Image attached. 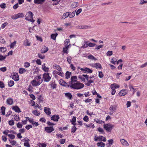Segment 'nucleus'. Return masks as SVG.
<instances>
[{"instance_id": "obj_35", "label": "nucleus", "mask_w": 147, "mask_h": 147, "mask_svg": "<svg viewBox=\"0 0 147 147\" xmlns=\"http://www.w3.org/2000/svg\"><path fill=\"white\" fill-rule=\"evenodd\" d=\"M147 3V1H145L144 0H140L139 2V5H142L144 4Z\"/></svg>"}, {"instance_id": "obj_38", "label": "nucleus", "mask_w": 147, "mask_h": 147, "mask_svg": "<svg viewBox=\"0 0 147 147\" xmlns=\"http://www.w3.org/2000/svg\"><path fill=\"white\" fill-rule=\"evenodd\" d=\"M32 113L34 114V115L36 116H38L40 115V113H38L37 110H34L32 111Z\"/></svg>"}, {"instance_id": "obj_43", "label": "nucleus", "mask_w": 147, "mask_h": 147, "mask_svg": "<svg viewBox=\"0 0 147 147\" xmlns=\"http://www.w3.org/2000/svg\"><path fill=\"white\" fill-rule=\"evenodd\" d=\"M7 51V49L5 47H1L0 48V51L3 53Z\"/></svg>"}, {"instance_id": "obj_18", "label": "nucleus", "mask_w": 147, "mask_h": 147, "mask_svg": "<svg viewBox=\"0 0 147 147\" xmlns=\"http://www.w3.org/2000/svg\"><path fill=\"white\" fill-rule=\"evenodd\" d=\"M120 142L121 144L123 145H125L126 146H129V144L127 142L125 141V140L121 139H120Z\"/></svg>"}, {"instance_id": "obj_47", "label": "nucleus", "mask_w": 147, "mask_h": 147, "mask_svg": "<svg viewBox=\"0 0 147 147\" xmlns=\"http://www.w3.org/2000/svg\"><path fill=\"white\" fill-rule=\"evenodd\" d=\"M38 56L39 58L42 59H44L45 58V55H43L40 53H38Z\"/></svg>"}, {"instance_id": "obj_53", "label": "nucleus", "mask_w": 147, "mask_h": 147, "mask_svg": "<svg viewBox=\"0 0 147 147\" xmlns=\"http://www.w3.org/2000/svg\"><path fill=\"white\" fill-rule=\"evenodd\" d=\"M6 55L3 56L1 55H0V60L1 61L4 60L6 58Z\"/></svg>"}, {"instance_id": "obj_26", "label": "nucleus", "mask_w": 147, "mask_h": 147, "mask_svg": "<svg viewBox=\"0 0 147 147\" xmlns=\"http://www.w3.org/2000/svg\"><path fill=\"white\" fill-rule=\"evenodd\" d=\"M88 41H85L84 42V44L82 46L81 48H85L86 47H87L88 46Z\"/></svg>"}, {"instance_id": "obj_37", "label": "nucleus", "mask_w": 147, "mask_h": 147, "mask_svg": "<svg viewBox=\"0 0 147 147\" xmlns=\"http://www.w3.org/2000/svg\"><path fill=\"white\" fill-rule=\"evenodd\" d=\"M71 73L68 71H67L66 73V78L68 79L70 78Z\"/></svg>"}, {"instance_id": "obj_28", "label": "nucleus", "mask_w": 147, "mask_h": 147, "mask_svg": "<svg viewBox=\"0 0 147 147\" xmlns=\"http://www.w3.org/2000/svg\"><path fill=\"white\" fill-rule=\"evenodd\" d=\"M92 71L89 68L85 67V72L84 73H92Z\"/></svg>"}, {"instance_id": "obj_52", "label": "nucleus", "mask_w": 147, "mask_h": 147, "mask_svg": "<svg viewBox=\"0 0 147 147\" xmlns=\"http://www.w3.org/2000/svg\"><path fill=\"white\" fill-rule=\"evenodd\" d=\"M76 117H75L74 116L73 117V118L72 119V121H71V122L72 124L74 125H75V123L76 121Z\"/></svg>"}, {"instance_id": "obj_56", "label": "nucleus", "mask_w": 147, "mask_h": 147, "mask_svg": "<svg viewBox=\"0 0 147 147\" xmlns=\"http://www.w3.org/2000/svg\"><path fill=\"white\" fill-rule=\"evenodd\" d=\"M103 46V45H97L96 46V47L95 49V50L96 49H99L100 48H102V47Z\"/></svg>"}, {"instance_id": "obj_3", "label": "nucleus", "mask_w": 147, "mask_h": 147, "mask_svg": "<svg viewBox=\"0 0 147 147\" xmlns=\"http://www.w3.org/2000/svg\"><path fill=\"white\" fill-rule=\"evenodd\" d=\"M114 127V125L110 123H108L104 125V127L105 129L107 131L110 132Z\"/></svg>"}, {"instance_id": "obj_15", "label": "nucleus", "mask_w": 147, "mask_h": 147, "mask_svg": "<svg viewBox=\"0 0 147 147\" xmlns=\"http://www.w3.org/2000/svg\"><path fill=\"white\" fill-rule=\"evenodd\" d=\"M44 111L47 115H49L51 113V112L50 111V109L49 108H47L46 107H45L44 109Z\"/></svg>"}, {"instance_id": "obj_8", "label": "nucleus", "mask_w": 147, "mask_h": 147, "mask_svg": "<svg viewBox=\"0 0 147 147\" xmlns=\"http://www.w3.org/2000/svg\"><path fill=\"white\" fill-rule=\"evenodd\" d=\"M78 78L82 80V81L84 82H85V79H86L87 80H88L89 79L88 76L87 75L83 74L82 75H80L78 76Z\"/></svg>"}, {"instance_id": "obj_27", "label": "nucleus", "mask_w": 147, "mask_h": 147, "mask_svg": "<svg viewBox=\"0 0 147 147\" xmlns=\"http://www.w3.org/2000/svg\"><path fill=\"white\" fill-rule=\"evenodd\" d=\"M94 66L95 67L96 69L100 68L101 69L102 68V66L99 63H96L94 64Z\"/></svg>"}, {"instance_id": "obj_6", "label": "nucleus", "mask_w": 147, "mask_h": 147, "mask_svg": "<svg viewBox=\"0 0 147 147\" xmlns=\"http://www.w3.org/2000/svg\"><path fill=\"white\" fill-rule=\"evenodd\" d=\"M43 78L44 80V81L46 82H49L51 78L49 76V74L48 73H45L43 75Z\"/></svg>"}, {"instance_id": "obj_46", "label": "nucleus", "mask_w": 147, "mask_h": 147, "mask_svg": "<svg viewBox=\"0 0 147 147\" xmlns=\"http://www.w3.org/2000/svg\"><path fill=\"white\" fill-rule=\"evenodd\" d=\"M111 86L114 87L115 88V89L118 88L119 87V85H118L117 84H112L111 85Z\"/></svg>"}, {"instance_id": "obj_10", "label": "nucleus", "mask_w": 147, "mask_h": 147, "mask_svg": "<svg viewBox=\"0 0 147 147\" xmlns=\"http://www.w3.org/2000/svg\"><path fill=\"white\" fill-rule=\"evenodd\" d=\"M77 77L76 76H72L71 78V81L69 82V85H71L72 84L77 82Z\"/></svg>"}, {"instance_id": "obj_64", "label": "nucleus", "mask_w": 147, "mask_h": 147, "mask_svg": "<svg viewBox=\"0 0 147 147\" xmlns=\"http://www.w3.org/2000/svg\"><path fill=\"white\" fill-rule=\"evenodd\" d=\"M75 12L74 11L72 12L71 14H70L69 15V17L70 18H72L73 17L75 16Z\"/></svg>"}, {"instance_id": "obj_30", "label": "nucleus", "mask_w": 147, "mask_h": 147, "mask_svg": "<svg viewBox=\"0 0 147 147\" xmlns=\"http://www.w3.org/2000/svg\"><path fill=\"white\" fill-rule=\"evenodd\" d=\"M96 145L98 146L104 147L105 144L102 142H98L97 143Z\"/></svg>"}, {"instance_id": "obj_24", "label": "nucleus", "mask_w": 147, "mask_h": 147, "mask_svg": "<svg viewBox=\"0 0 147 147\" xmlns=\"http://www.w3.org/2000/svg\"><path fill=\"white\" fill-rule=\"evenodd\" d=\"M65 96L69 99H71L72 97V96L69 92L65 93Z\"/></svg>"}, {"instance_id": "obj_21", "label": "nucleus", "mask_w": 147, "mask_h": 147, "mask_svg": "<svg viewBox=\"0 0 147 147\" xmlns=\"http://www.w3.org/2000/svg\"><path fill=\"white\" fill-rule=\"evenodd\" d=\"M45 0H34V3L37 4H41L45 2Z\"/></svg>"}, {"instance_id": "obj_45", "label": "nucleus", "mask_w": 147, "mask_h": 147, "mask_svg": "<svg viewBox=\"0 0 147 147\" xmlns=\"http://www.w3.org/2000/svg\"><path fill=\"white\" fill-rule=\"evenodd\" d=\"M96 44L91 42H88V46L90 47H93L95 46Z\"/></svg>"}, {"instance_id": "obj_36", "label": "nucleus", "mask_w": 147, "mask_h": 147, "mask_svg": "<svg viewBox=\"0 0 147 147\" xmlns=\"http://www.w3.org/2000/svg\"><path fill=\"white\" fill-rule=\"evenodd\" d=\"M5 107L4 106H3L1 108V113H2V114L3 115H5Z\"/></svg>"}, {"instance_id": "obj_44", "label": "nucleus", "mask_w": 147, "mask_h": 147, "mask_svg": "<svg viewBox=\"0 0 147 147\" xmlns=\"http://www.w3.org/2000/svg\"><path fill=\"white\" fill-rule=\"evenodd\" d=\"M88 57V59H90L94 60H96V59L95 58V57L92 55H89Z\"/></svg>"}, {"instance_id": "obj_29", "label": "nucleus", "mask_w": 147, "mask_h": 147, "mask_svg": "<svg viewBox=\"0 0 147 147\" xmlns=\"http://www.w3.org/2000/svg\"><path fill=\"white\" fill-rule=\"evenodd\" d=\"M94 121L98 123L99 124H101L102 123H104V121L101 120H100V119H95Z\"/></svg>"}, {"instance_id": "obj_22", "label": "nucleus", "mask_w": 147, "mask_h": 147, "mask_svg": "<svg viewBox=\"0 0 147 147\" xmlns=\"http://www.w3.org/2000/svg\"><path fill=\"white\" fill-rule=\"evenodd\" d=\"M70 13V12H68L65 13L63 15L62 18L63 19H65V18L68 17L69 16Z\"/></svg>"}, {"instance_id": "obj_34", "label": "nucleus", "mask_w": 147, "mask_h": 147, "mask_svg": "<svg viewBox=\"0 0 147 147\" xmlns=\"http://www.w3.org/2000/svg\"><path fill=\"white\" fill-rule=\"evenodd\" d=\"M19 73L20 74H23L24 72H26V70L24 68H20L19 69Z\"/></svg>"}, {"instance_id": "obj_25", "label": "nucleus", "mask_w": 147, "mask_h": 147, "mask_svg": "<svg viewBox=\"0 0 147 147\" xmlns=\"http://www.w3.org/2000/svg\"><path fill=\"white\" fill-rule=\"evenodd\" d=\"M60 84L63 86H65L67 84L63 80H60L59 81Z\"/></svg>"}, {"instance_id": "obj_14", "label": "nucleus", "mask_w": 147, "mask_h": 147, "mask_svg": "<svg viewBox=\"0 0 147 147\" xmlns=\"http://www.w3.org/2000/svg\"><path fill=\"white\" fill-rule=\"evenodd\" d=\"M23 45L25 46H30L31 45V42H30L28 40L26 39L23 41Z\"/></svg>"}, {"instance_id": "obj_11", "label": "nucleus", "mask_w": 147, "mask_h": 147, "mask_svg": "<svg viewBox=\"0 0 147 147\" xmlns=\"http://www.w3.org/2000/svg\"><path fill=\"white\" fill-rule=\"evenodd\" d=\"M59 119V117L58 115H54L51 117V120L55 121H58Z\"/></svg>"}, {"instance_id": "obj_32", "label": "nucleus", "mask_w": 147, "mask_h": 147, "mask_svg": "<svg viewBox=\"0 0 147 147\" xmlns=\"http://www.w3.org/2000/svg\"><path fill=\"white\" fill-rule=\"evenodd\" d=\"M58 34L57 33L52 34L51 35V38L53 40H55L56 39V38Z\"/></svg>"}, {"instance_id": "obj_61", "label": "nucleus", "mask_w": 147, "mask_h": 147, "mask_svg": "<svg viewBox=\"0 0 147 147\" xmlns=\"http://www.w3.org/2000/svg\"><path fill=\"white\" fill-rule=\"evenodd\" d=\"M14 119L16 121H18L20 119V118L19 116L14 115Z\"/></svg>"}, {"instance_id": "obj_42", "label": "nucleus", "mask_w": 147, "mask_h": 147, "mask_svg": "<svg viewBox=\"0 0 147 147\" xmlns=\"http://www.w3.org/2000/svg\"><path fill=\"white\" fill-rule=\"evenodd\" d=\"M129 87L130 90H133V93L134 94L135 93V90L133 87L131 85H129Z\"/></svg>"}, {"instance_id": "obj_60", "label": "nucleus", "mask_w": 147, "mask_h": 147, "mask_svg": "<svg viewBox=\"0 0 147 147\" xmlns=\"http://www.w3.org/2000/svg\"><path fill=\"white\" fill-rule=\"evenodd\" d=\"M8 136L11 139H14L15 138V136L13 134H8Z\"/></svg>"}, {"instance_id": "obj_62", "label": "nucleus", "mask_w": 147, "mask_h": 147, "mask_svg": "<svg viewBox=\"0 0 147 147\" xmlns=\"http://www.w3.org/2000/svg\"><path fill=\"white\" fill-rule=\"evenodd\" d=\"M98 130L99 131L101 132L102 134H104L105 132L104 131L103 129H102L99 127L98 128Z\"/></svg>"}, {"instance_id": "obj_17", "label": "nucleus", "mask_w": 147, "mask_h": 147, "mask_svg": "<svg viewBox=\"0 0 147 147\" xmlns=\"http://www.w3.org/2000/svg\"><path fill=\"white\" fill-rule=\"evenodd\" d=\"M48 50V48L46 46H44L41 49L40 51L42 53H44L47 52Z\"/></svg>"}, {"instance_id": "obj_1", "label": "nucleus", "mask_w": 147, "mask_h": 147, "mask_svg": "<svg viewBox=\"0 0 147 147\" xmlns=\"http://www.w3.org/2000/svg\"><path fill=\"white\" fill-rule=\"evenodd\" d=\"M84 86V84L79 82H75L70 85V87L75 89H79L82 88Z\"/></svg>"}, {"instance_id": "obj_23", "label": "nucleus", "mask_w": 147, "mask_h": 147, "mask_svg": "<svg viewBox=\"0 0 147 147\" xmlns=\"http://www.w3.org/2000/svg\"><path fill=\"white\" fill-rule=\"evenodd\" d=\"M12 109L16 112L20 113L21 112L20 109L17 106L13 107Z\"/></svg>"}, {"instance_id": "obj_54", "label": "nucleus", "mask_w": 147, "mask_h": 147, "mask_svg": "<svg viewBox=\"0 0 147 147\" xmlns=\"http://www.w3.org/2000/svg\"><path fill=\"white\" fill-rule=\"evenodd\" d=\"M11 18L13 20H15L18 18V17L17 14H15L14 15H13L12 16Z\"/></svg>"}, {"instance_id": "obj_20", "label": "nucleus", "mask_w": 147, "mask_h": 147, "mask_svg": "<svg viewBox=\"0 0 147 147\" xmlns=\"http://www.w3.org/2000/svg\"><path fill=\"white\" fill-rule=\"evenodd\" d=\"M98 139L99 141L105 142L106 140V138L102 136H99Z\"/></svg>"}, {"instance_id": "obj_33", "label": "nucleus", "mask_w": 147, "mask_h": 147, "mask_svg": "<svg viewBox=\"0 0 147 147\" xmlns=\"http://www.w3.org/2000/svg\"><path fill=\"white\" fill-rule=\"evenodd\" d=\"M54 68L58 70L59 71H61L62 69L58 65H56L54 66Z\"/></svg>"}, {"instance_id": "obj_19", "label": "nucleus", "mask_w": 147, "mask_h": 147, "mask_svg": "<svg viewBox=\"0 0 147 147\" xmlns=\"http://www.w3.org/2000/svg\"><path fill=\"white\" fill-rule=\"evenodd\" d=\"M7 104L11 105L13 103V99L11 98H9L7 100Z\"/></svg>"}, {"instance_id": "obj_63", "label": "nucleus", "mask_w": 147, "mask_h": 147, "mask_svg": "<svg viewBox=\"0 0 147 147\" xmlns=\"http://www.w3.org/2000/svg\"><path fill=\"white\" fill-rule=\"evenodd\" d=\"M17 14L18 18L23 17L24 16V14L22 13H19Z\"/></svg>"}, {"instance_id": "obj_40", "label": "nucleus", "mask_w": 147, "mask_h": 147, "mask_svg": "<svg viewBox=\"0 0 147 147\" xmlns=\"http://www.w3.org/2000/svg\"><path fill=\"white\" fill-rule=\"evenodd\" d=\"M88 82L86 84L87 85V86H90V84L91 83H92L94 82V80H87Z\"/></svg>"}, {"instance_id": "obj_49", "label": "nucleus", "mask_w": 147, "mask_h": 147, "mask_svg": "<svg viewBox=\"0 0 147 147\" xmlns=\"http://www.w3.org/2000/svg\"><path fill=\"white\" fill-rule=\"evenodd\" d=\"M16 43V41H15L13 43H11L10 45V48H13L15 46Z\"/></svg>"}, {"instance_id": "obj_7", "label": "nucleus", "mask_w": 147, "mask_h": 147, "mask_svg": "<svg viewBox=\"0 0 147 147\" xmlns=\"http://www.w3.org/2000/svg\"><path fill=\"white\" fill-rule=\"evenodd\" d=\"M45 131L49 133H51L55 130L53 126L46 127L45 128Z\"/></svg>"}, {"instance_id": "obj_13", "label": "nucleus", "mask_w": 147, "mask_h": 147, "mask_svg": "<svg viewBox=\"0 0 147 147\" xmlns=\"http://www.w3.org/2000/svg\"><path fill=\"white\" fill-rule=\"evenodd\" d=\"M36 81H37L38 83L40 82V84L42 82V79H41V78L40 76H36L34 79Z\"/></svg>"}, {"instance_id": "obj_57", "label": "nucleus", "mask_w": 147, "mask_h": 147, "mask_svg": "<svg viewBox=\"0 0 147 147\" xmlns=\"http://www.w3.org/2000/svg\"><path fill=\"white\" fill-rule=\"evenodd\" d=\"M108 56H110L112 55L113 52L112 51H108L106 54Z\"/></svg>"}, {"instance_id": "obj_51", "label": "nucleus", "mask_w": 147, "mask_h": 147, "mask_svg": "<svg viewBox=\"0 0 147 147\" xmlns=\"http://www.w3.org/2000/svg\"><path fill=\"white\" fill-rule=\"evenodd\" d=\"M98 76L100 78H102L104 76V75L102 71H99Z\"/></svg>"}, {"instance_id": "obj_39", "label": "nucleus", "mask_w": 147, "mask_h": 147, "mask_svg": "<svg viewBox=\"0 0 147 147\" xmlns=\"http://www.w3.org/2000/svg\"><path fill=\"white\" fill-rule=\"evenodd\" d=\"M14 84V82L13 80L10 81L8 83V85L10 87L13 86Z\"/></svg>"}, {"instance_id": "obj_59", "label": "nucleus", "mask_w": 147, "mask_h": 147, "mask_svg": "<svg viewBox=\"0 0 147 147\" xmlns=\"http://www.w3.org/2000/svg\"><path fill=\"white\" fill-rule=\"evenodd\" d=\"M0 70L3 72H4L7 70V68L6 67H4L0 68Z\"/></svg>"}, {"instance_id": "obj_2", "label": "nucleus", "mask_w": 147, "mask_h": 147, "mask_svg": "<svg viewBox=\"0 0 147 147\" xmlns=\"http://www.w3.org/2000/svg\"><path fill=\"white\" fill-rule=\"evenodd\" d=\"M26 15L27 16L25 18L26 20L31 22L33 23L35 21V20L33 19V13L31 11H28Z\"/></svg>"}, {"instance_id": "obj_5", "label": "nucleus", "mask_w": 147, "mask_h": 147, "mask_svg": "<svg viewBox=\"0 0 147 147\" xmlns=\"http://www.w3.org/2000/svg\"><path fill=\"white\" fill-rule=\"evenodd\" d=\"M10 77L16 81H18L19 80V76L17 73H13L11 75Z\"/></svg>"}, {"instance_id": "obj_58", "label": "nucleus", "mask_w": 147, "mask_h": 147, "mask_svg": "<svg viewBox=\"0 0 147 147\" xmlns=\"http://www.w3.org/2000/svg\"><path fill=\"white\" fill-rule=\"evenodd\" d=\"M77 129L74 126H73L71 128V132L74 133L75 132Z\"/></svg>"}, {"instance_id": "obj_4", "label": "nucleus", "mask_w": 147, "mask_h": 147, "mask_svg": "<svg viewBox=\"0 0 147 147\" xmlns=\"http://www.w3.org/2000/svg\"><path fill=\"white\" fill-rule=\"evenodd\" d=\"M117 107L116 106L114 105H111L109 109L110 112L109 114L110 115H112L115 112L116 110Z\"/></svg>"}, {"instance_id": "obj_9", "label": "nucleus", "mask_w": 147, "mask_h": 147, "mask_svg": "<svg viewBox=\"0 0 147 147\" xmlns=\"http://www.w3.org/2000/svg\"><path fill=\"white\" fill-rule=\"evenodd\" d=\"M127 93V90H122L119 93L118 95L120 96H123L125 95Z\"/></svg>"}, {"instance_id": "obj_16", "label": "nucleus", "mask_w": 147, "mask_h": 147, "mask_svg": "<svg viewBox=\"0 0 147 147\" xmlns=\"http://www.w3.org/2000/svg\"><path fill=\"white\" fill-rule=\"evenodd\" d=\"M31 83L34 86H38L40 85V82L38 83L34 79L31 81Z\"/></svg>"}, {"instance_id": "obj_41", "label": "nucleus", "mask_w": 147, "mask_h": 147, "mask_svg": "<svg viewBox=\"0 0 147 147\" xmlns=\"http://www.w3.org/2000/svg\"><path fill=\"white\" fill-rule=\"evenodd\" d=\"M111 87L112 90L111 94L112 95H114L115 94L116 92L115 89V88L114 87H113L111 86Z\"/></svg>"}, {"instance_id": "obj_48", "label": "nucleus", "mask_w": 147, "mask_h": 147, "mask_svg": "<svg viewBox=\"0 0 147 147\" xmlns=\"http://www.w3.org/2000/svg\"><path fill=\"white\" fill-rule=\"evenodd\" d=\"M0 7L2 9H4L6 7V4L4 3H2L0 5Z\"/></svg>"}, {"instance_id": "obj_12", "label": "nucleus", "mask_w": 147, "mask_h": 147, "mask_svg": "<svg viewBox=\"0 0 147 147\" xmlns=\"http://www.w3.org/2000/svg\"><path fill=\"white\" fill-rule=\"evenodd\" d=\"M76 28H77L79 29H86L90 28V26L87 25L78 26H77Z\"/></svg>"}, {"instance_id": "obj_50", "label": "nucleus", "mask_w": 147, "mask_h": 147, "mask_svg": "<svg viewBox=\"0 0 147 147\" xmlns=\"http://www.w3.org/2000/svg\"><path fill=\"white\" fill-rule=\"evenodd\" d=\"M16 125L17 127L18 128H21L22 127V124L20 122L17 123Z\"/></svg>"}, {"instance_id": "obj_55", "label": "nucleus", "mask_w": 147, "mask_h": 147, "mask_svg": "<svg viewBox=\"0 0 147 147\" xmlns=\"http://www.w3.org/2000/svg\"><path fill=\"white\" fill-rule=\"evenodd\" d=\"M9 124L10 125H13L14 124V122L13 120H11L9 121Z\"/></svg>"}, {"instance_id": "obj_31", "label": "nucleus", "mask_w": 147, "mask_h": 147, "mask_svg": "<svg viewBox=\"0 0 147 147\" xmlns=\"http://www.w3.org/2000/svg\"><path fill=\"white\" fill-rule=\"evenodd\" d=\"M51 87L53 89H54L56 88V84L55 82H52L50 84Z\"/></svg>"}]
</instances>
